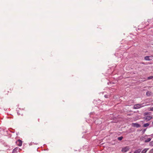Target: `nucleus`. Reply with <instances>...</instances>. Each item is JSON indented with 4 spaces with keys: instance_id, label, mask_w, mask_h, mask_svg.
I'll return each mask as SVG.
<instances>
[{
    "instance_id": "obj_1",
    "label": "nucleus",
    "mask_w": 153,
    "mask_h": 153,
    "mask_svg": "<svg viewBox=\"0 0 153 153\" xmlns=\"http://www.w3.org/2000/svg\"><path fill=\"white\" fill-rule=\"evenodd\" d=\"M147 135L142 136L140 138V140L141 141H143L145 143H147L150 142L151 139L150 138H147Z\"/></svg>"
},
{
    "instance_id": "obj_2",
    "label": "nucleus",
    "mask_w": 153,
    "mask_h": 153,
    "mask_svg": "<svg viewBox=\"0 0 153 153\" xmlns=\"http://www.w3.org/2000/svg\"><path fill=\"white\" fill-rule=\"evenodd\" d=\"M143 104H137L134 105V106L133 108L134 109H138L141 107H143Z\"/></svg>"
},
{
    "instance_id": "obj_3",
    "label": "nucleus",
    "mask_w": 153,
    "mask_h": 153,
    "mask_svg": "<svg viewBox=\"0 0 153 153\" xmlns=\"http://www.w3.org/2000/svg\"><path fill=\"white\" fill-rule=\"evenodd\" d=\"M129 146H126L122 148L121 151L123 152H127L128 150H129Z\"/></svg>"
},
{
    "instance_id": "obj_4",
    "label": "nucleus",
    "mask_w": 153,
    "mask_h": 153,
    "mask_svg": "<svg viewBox=\"0 0 153 153\" xmlns=\"http://www.w3.org/2000/svg\"><path fill=\"white\" fill-rule=\"evenodd\" d=\"M144 59L146 60L149 61L152 59V56H147L145 57Z\"/></svg>"
},
{
    "instance_id": "obj_5",
    "label": "nucleus",
    "mask_w": 153,
    "mask_h": 153,
    "mask_svg": "<svg viewBox=\"0 0 153 153\" xmlns=\"http://www.w3.org/2000/svg\"><path fill=\"white\" fill-rule=\"evenodd\" d=\"M16 143L17 145L19 146H21L22 145V140H18Z\"/></svg>"
},
{
    "instance_id": "obj_6",
    "label": "nucleus",
    "mask_w": 153,
    "mask_h": 153,
    "mask_svg": "<svg viewBox=\"0 0 153 153\" xmlns=\"http://www.w3.org/2000/svg\"><path fill=\"white\" fill-rule=\"evenodd\" d=\"M132 125L133 126L136 128H139L140 126V125L137 123H132Z\"/></svg>"
},
{
    "instance_id": "obj_7",
    "label": "nucleus",
    "mask_w": 153,
    "mask_h": 153,
    "mask_svg": "<svg viewBox=\"0 0 153 153\" xmlns=\"http://www.w3.org/2000/svg\"><path fill=\"white\" fill-rule=\"evenodd\" d=\"M141 150L142 149H138L137 150H135L134 153H140L141 152Z\"/></svg>"
},
{
    "instance_id": "obj_8",
    "label": "nucleus",
    "mask_w": 153,
    "mask_h": 153,
    "mask_svg": "<svg viewBox=\"0 0 153 153\" xmlns=\"http://www.w3.org/2000/svg\"><path fill=\"white\" fill-rule=\"evenodd\" d=\"M18 148H16L14 149L12 153H16L17 152Z\"/></svg>"
},
{
    "instance_id": "obj_9",
    "label": "nucleus",
    "mask_w": 153,
    "mask_h": 153,
    "mask_svg": "<svg viewBox=\"0 0 153 153\" xmlns=\"http://www.w3.org/2000/svg\"><path fill=\"white\" fill-rule=\"evenodd\" d=\"M148 149H144L142 151L141 153H146L148 150Z\"/></svg>"
},
{
    "instance_id": "obj_10",
    "label": "nucleus",
    "mask_w": 153,
    "mask_h": 153,
    "mask_svg": "<svg viewBox=\"0 0 153 153\" xmlns=\"http://www.w3.org/2000/svg\"><path fill=\"white\" fill-rule=\"evenodd\" d=\"M149 123H145L143 125V126L144 127H146L149 126Z\"/></svg>"
},
{
    "instance_id": "obj_11",
    "label": "nucleus",
    "mask_w": 153,
    "mask_h": 153,
    "mask_svg": "<svg viewBox=\"0 0 153 153\" xmlns=\"http://www.w3.org/2000/svg\"><path fill=\"white\" fill-rule=\"evenodd\" d=\"M151 92L149 91H148L146 93V95L148 96H149L151 95Z\"/></svg>"
},
{
    "instance_id": "obj_12",
    "label": "nucleus",
    "mask_w": 153,
    "mask_h": 153,
    "mask_svg": "<svg viewBox=\"0 0 153 153\" xmlns=\"http://www.w3.org/2000/svg\"><path fill=\"white\" fill-rule=\"evenodd\" d=\"M152 117H151L150 116H147L146 117V119L148 120H150L151 119Z\"/></svg>"
},
{
    "instance_id": "obj_13",
    "label": "nucleus",
    "mask_w": 153,
    "mask_h": 153,
    "mask_svg": "<svg viewBox=\"0 0 153 153\" xmlns=\"http://www.w3.org/2000/svg\"><path fill=\"white\" fill-rule=\"evenodd\" d=\"M149 145L150 146H153V141L150 142Z\"/></svg>"
},
{
    "instance_id": "obj_14",
    "label": "nucleus",
    "mask_w": 153,
    "mask_h": 153,
    "mask_svg": "<svg viewBox=\"0 0 153 153\" xmlns=\"http://www.w3.org/2000/svg\"><path fill=\"white\" fill-rule=\"evenodd\" d=\"M123 137L122 136L119 137L118 138V140H121L123 139Z\"/></svg>"
},
{
    "instance_id": "obj_15",
    "label": "nucleus",
    "mask_w": 153,
    "mask_h": 153,
    "mask_svg": "<svg viewBox=\"0 0 153 153\" xmlns=\"http://www.w3.org/2000/svg\"><path fill=\"white\" fill-rule=\"evenodd\" d=\"M153 78V76H150L148 77V79H152Z\"/></svg>"
},
{
    "instance_id": "obj_16",
    "label": "nucleus",
    "mask_w": 153,
    "mask_h": 153,
    "mask_svg": "<svg viewBox=\"0 0 153 153\" xmlns=\"http://www.w3.org/2000/svg\"><path fill=\"white\" fill-rule=\"evenodd\" d=\"M149 153H153V148L150 150Z\"/></svg>"
},
{
    "instance_id": "obj_17",
    "label": "nucleus",
    "mask_w": 153,
    "mask_h": 153,
    "mask_svg": "<svg viewBox=\"0 0 153 153\" xmlns=\"http://www.w3.org/2000/svg\"><path fill=\"white\" fill-rule=\"evenodd\" d=\"M149 111H153V107H152L150 108Z\"/></svg>"
},
{
    "instance_id": "obj_18",
    "label": "nucleus",
    "mask_w": 153,
    "mask_h": 153,
    "mask_svg": "<svg viewBox=\"0 0 153 153\" xmlns=\"http://www.w3.org/2000/svg\"><path fill=\"white\" fill-rule=\"evenodd\" d=\"M146 129H144L143 130V133H144L146 131Z\"/></svg>"
},
{
    "instance_id": "obj_19",
    "label": "nucleus",
    "mask_w": 153,
    "mask_h": 153,
    "mask_svg": "<svg viewBox=\"0 0 153 153\" xmlns=\"http://www.w3.org/2000/svg\"><path fill=\"white\" fill-rule=\"evenodd\" d=\"M108 95H105L104 97L105 98H107L108 97Z\"/></svg>"
},
{
    "instance_id": "obj_20",
    "label": "nucleus",
    "mask_w": 153,
    "mask_h": 153,
    "mask_svg": "<svg viewBox=\"0 0 153 153\" xmlns=\"http://www.w3.org/2000/svg\"><path fill=\"white\" fill-rule=\"evenodd\" d=\"M101 121H100V122L98 123H97V124H101Z\"/></svg>"
},
{
    "instance_id": "obj_21",
    "label": "nucleus",
    "mask_w": 153,
    "mask_h": 153,
    "mask_svg": "<svg viewBox=\"0 0 153 153\" xmlns=\"http://www.w3.org/2000/svg\"><path fill=\"white\" fill-rule=\"evenodd\" d=\"M98 120H95V123H96L97 121H98Z\"/></svg>"
},
{
    "instance_id": "obj_22",
    "label": "nucleus",
    "mask_w": 153,
    "mask_h": 153,
    "mask_svg": "<svg viewBox=\"0 0 153 153\" xmlns=\"http://www.w3.org/2000/svg\"><path fill=\"white\" fill-rule=\"evenodd\" d=\"M152 124L153 125V121L152 122Z\"/></svg>"
}]
</instances>
